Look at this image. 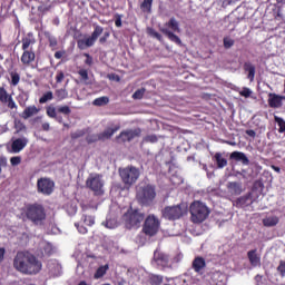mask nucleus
I'll return each mask as SVG.
<instances>
[{
    "instance_id": "1",
    "label": "nucleus",
    "mask_w": 285,
    "mask_h": 285,
    "mask_svg": "<svg viewBox=\"0 0 285 285\" xmlns=\"http://www.w3.org/2000/svg\"><path fill=\"white\" fill-rule=\"evenodd\" d=\"M42 266L41 261L29 252H18L13 258V268L22 275H38Z\"/></svg>"
},
{
    "instance_id": "42",
    "label": "nucleus",
    "mask_w": 285,
    "mask_h": 285,
    "mask_svg": "<svg viewBox=\"0 0 285 285\" xmlns=\"http://www.w3.org/2000/svg\"><path fill=\"white\" fill-rule=\"evenodd\" d=\"M14 128H16V132H23L27 130L26 124H23V121L21 120H14Z\"/></svg>"
},
{
    "instance_id": "55",
    "label": "nucleus",
    "mask_w": 285,
    "mask_h": 285,
    "mask_svg": "<svg viewBox=\"0 0 285 285\" xmlns=\"http://www.w3.org/2000/svg\"><path fill=\"white\" fill-rule=\"evenodd\" d=\"M11 166H19L21 164V156H13L10 158Z\"/></svg>"
},
{
    "instance_id": "47",
    "label": "nucleus",
    "mask_w": 285,
    "mask_h": 285,
    "mask_svg": "<svg viewBox=\"0 0 285 285\" xmlns=\"http://www.w3.org/2000/svg\"><path fill=\"white\" fill-rule=\"evenodd\" d=\"M82 220L86 226H95V216L83 215Z\"/></svg>"
},
{
    "instance_id": "17",
    "label": "nucleus",
    "mask_w": 285,
    "mask_h": 285,
    "mask_svg": "<svg viewBox=\"0 0 285 285\" xmlns=\"http://www.w3.org/2000/svg\"><path fill=\"white\" fill-rule=\"evenodd\" d=\"M26 146H28V138H26V137L16 138L11 142V153H13V154L21 153V150H23V148H26Z\"/></svg>"
},
{
    "instance_id": "54",
    "label": "nucleus",
    "mask_w": 285,
    "mask_h": 285,
    "mask_svg": "<svg viewBox=\"0 0 285 285\" xmlns=\"http://www.w3.org/2000/svg\"><path fill=\"white\" fill-rule=\"evenodd\" d=\"M8 166V158L6 156L0 157V175L3 173L2 168H6Z\"/></svg>"
},
{
    "instance_id": "27",
    "label": "nucleus",
    "mask_w": 285,
    "mask_h": 285,
    "mask_svg": "<svg viewBox=\"0 0 285 285\" xmlns=\"http://www.w3.org/2000/svg\"><path fill=\"white\" fill-rule=\"evenodd\" d=\"M244 70L245 72H248L247 79H249V81H255V65L250 62H245Z\"/></svg>"
},
{
    "instance_id": "31",
    "label": "nucleus",
    "mask_w": 285,
    "mask_h": 285,
    "mask_svg": "<svg viewBox=\"0 0 285 285\" xmlns=\"http://www.w3.org/2000/svg\"><path fill=\"white\" fill-rule=\"evenodd\" d=\"M279 224V217L269 216L263 219V225L267 227L277 226Z\"/></svg>"
},
{
    "instance_id": "34",
    "label": "nucleus",
    "mask_w": 285,
    "mask_h": 285,
    "mask_svg": "<svg viewBox=\"0 0 285 285\" xmlns=\"http://www.w3.org/2000/svg\"><path fill=\"white\" fill-rule=\"evenodd\" d=\"M9 75L11 78L10 86H13V87L19 86V81H21V76L19 75V72L11 71Z\"/></svg>"
},
{
    "instance_id": "35",
    "label": "nucleus",
    "mask_w": 285,
    "mask_h": 285,
    "mask_svg": "<svg viewBox=\"0 0 285 285\" xmlns=\"http://www.w3.org/2000/svg\"><path fill=\"white\" fill-rule=\"evenodd\" d=\"M52 99H55V94L47 91L39 98V104H48V101H52Z\"/></svg>"
},
{
    "instance_id": "18",
    "label": "nucleus",
    "mask_w": 285,
    "mask_h": 285,
    "mask_svg": "<svg viewBox=\"0 0 285 285\" xmlns=\"http://www.w3.org/2000/svg\"><path fill=\"white\" fill-rule=\"evenodd\" d=\"M38 112H41V108H39L35 105H31L23 109L20 117H21V119L26 120V119H30V118L37 116Z\"/></svg>"
},
{
    "instance_id": "7",
    "label": "nucleus",
    "mask_w": 285,
    "mask_h": 285,
    "mask_svg": "<svg viewBox=\"0 0 285 285\" xmlns=\"http://www.w3.org/2000/svg\"><path fill=\"white\" fill-rule=\"evenodd\" d=\"M101 35H104V27L97 23H94V31L91 36H89L88 38L78 40L77 47L79 48V50H86V48H92V46L97 43V39H99Z\"/></svg>"
},
{
    "instance_id": "57",
    "label": "nucleus",
    "mask_w": 285,
    "mask_h": 285,
    "mask_svg": "<svg viewBox=\"0 0 285 285\" xmlns=\"http://www.w3.org/2000/svg\"><path fill=\"white\" fill-rule=\"evenodd\" d=\"M18 104H19L20 108H26V104H28V98H23V97L19 96Z\"/></svg>"
},
{
    "instance_id": "21",
    "label": "nucleus",
    "mask_w": 285,
    "mask_h": 285,
    "mask_svg": "<svg viewBox=\"0 0 285 285\" xmlns=\"http://www.w3.org/2000/svg\"><path fill=\"white\" fill-rule=\"evenodd\" d=\"M229 159H233L234 161H242L244 166H248V164H250V160L248 159L246 154L242 151H233L229 156Z\"/></svg>"
},
{
    "instance_id": "23",
    "label": "nucleus",
    "mask_w": 285,
    "mask_h": 285,
    "mask_svg": "<svg viewBox=\"0 0 285 285\" xmlns=\"http://www.w3.org/2000/svg\"><path fill=\"white\" fill-rule=\"evenodd\" d=\"M121 128V126L116 125L115 127H108L102 132H100V139L104 141V139H110L115 132H117Z\"/></svg>"
},
{
    "instance_id": "4",
    "label": "nucleus",
    "mask_w": 285,
    "mask_h": 285,
    "mask_svg": "<svg viewBox=\"0 0 285 285\" xmlns=\"http://www.w3.org/2000/svg\"><path fill=\"white\" fill-rule=\"evenodd\" d=\"M189 213L193 224H204L210 215V208L206 204L195 200L189 206Z\"/></svg>"
},
{
    "instance_id": "52",
    "label": "nucleus",
    "mask_w": 285,
    "mask_h": 285,
    "mask_svg": "<svg viewBox=\"0 0 285 285\" xmlns=\"http://www.w3.org/2000/svg\"><path fill=\"white\" fill-rule=\"evenodd\" d=\"M148 35H150V37H154V39H157L158 41H161L160 33L157 32L155 29H148Z\"/></svg>"
},
{
    "instance_id": "32",
    "label": "nucleus",
    "mask_w": 285,
    "mask_h": 285,
    "mask_svg": "<svg viewBox=\"0 0 285 285\" xmlns=\"http://www.w3.org/2000/svg\"><path fill=\"white\" fill-rule=\"evenodd\" d=\"M94 106H108V104H110V98H108V96H102L99 98H96L92 101Z\"/></svg>"
},
{
    "instance_id": "29",
    "label": "nucleus",
    "mask_w": 285,
    "mask_h": 285,
    "mask_svg": "<svg viewBox=\"0 0 285 285\" xmlns=\"http://www.w3.org/2000/svg\"><path fill=\"white\" fill-rule=\"evenodd\" d=\"M217 168H226L228 166V160L222 157V153H216L214 155Z\"/></svg>"
},
{
    "instance_id": "38",
    "label": "nucleus",
    "mask_w": 285,
    "mask_h": 285,
    "mask_svg": "<svg viewBox=\"0 0 285 285\" xmlns=\"http://www.w3.org/2000/svg\"><path fill=\"white\" fill-rule=\"evenodd\" d=\"M86 141H87V144H97V141H102L101 135L100 134L88 135L86 137Z\"/></svg>"
},
{
    "instance_id": "44",
    "label": "nucleus",
    "mask_w": 285,
    "mask_h": 285,
    "mask_svg": "<svg viewBox=\"0 0 285 285\" xmlns=\"http://www.w3.org/2000/svg\"><path fill=\"white\" fill-rule=\"evenodd\" d=\"M42 250H43L45 255H48V257H50V255H52V253H55L52 244H50V243H45L42 246Z\"/></svg>"
},
{
    "instance_id": "46",
    "label": "nucleus",
    "mask_w": 285,
    "mask_h": 285,
    "mask_svg": "<svg viewBox=\"0 0 285 285\" xmlns=\"http://www.w3.org/2000/svg\"><path fill=\"white\" fill-rule=\"evenodd\" d=\"M144 95H146V88H140L136 90L131 97L132 99H144Z\"/></svg>"
},
{
    "instance_id": "59",
    "label": "nucleus",
    "mask_w": 285,
    "mask_h": 285,
    "mask_svg": "<svg viewBox=\"0 0 285 285\" xmlns=\"http://www.w3.org/2000/svg\"><path fill=\"white\" fill-rule=\"evenodd\" d=\"M252 92H253V91H250L248 88H244V89L240 91V96L248 98V97H250Z\"/></svg>"
},
{
    "instance_id": "6",
    "label": "nucleus",
    "mask_w": 285,
    "mask_h": 285,
    "mask_svg": "<svg viewBox=\"0 0 285 285\" xmlns=\"http://www.w3.org/2000/svg\"><path fill=\"white\" fill-rule=\"evenodd\" d=\"M46 114L49 116L50 119H55L58 121V124H63V117H70L72 114V109H70V106L68 105H62L56 108L55 106L50 105L46 107ZM60 115H63L61 117Z\"/></svg>"
},
{
    "instance_id": "41",
    "label": "nucleus",
    "mask_w": 285,
    "mask_h": 285,
    "mask_svg": "<svg viewBox=\"0 0 285 285\" xmlns=\"http://www.w3.org/2000/svg\"><path fill=\"white\" fill-rule=\"evenodd\" d=\"M223 46H224L225 50H230V48H233V46H235V40L230 37H224Z\"/></svg>"
},
{
    "instance_id": "64",
    "label": "nucleus",
    "mask_w": 285,
    "mask_h": 285,
    "mask_svg": "<svg viewBox=\"0 0 285 285\" xmlns=\"http://www.w3.org/2000/svg\"><path fill=\"white\" fill-rule=\"evenodd\" d=\"M3 257H6V248H0V263L3 262Z\"/></svg>"
},
{
    "instance_id": "12",
    "label": "nucleus",
    "mask_w": 285,
    "mask_h": 285,
    "mask_svg": "<svg viewBox=\"0 0 285 285\" xmlns=\"http://www.w3.org/2000/svg\"><path fill=\"white\" fill-rule=\"evenodd\" d=\"M137 137H141V128L122 130L116 137V141L117 144H126L132 141L134 139H137Z\"/></svg>"
},
{
    "instance_id": "20",
    "label": "nucleus",
    "mask_w": 285,
    "mask_h": 285,
    "mask_svg": "<svg viewBox=\"0 0 285 285\" xmlns=\"http://www.w3.org/2000/svg\"><path fill=\"white\" fill-rule=\"evenodd\" d=\"M36 55L35 51H30V50H23L22 56L20 58V61L23 66H30V63H32L36 59Z\"/></svg>"
},
{
    "instance_id": "33",
    "label": "nucleus",
    "mask_w": 285,
    "mask_h": 285,
    "mask_svg": "<svg viewBox=\"0 0 285 285\" xmlns=\"http://www.w3.org/2000/svg\"><path fill=\"white\" fill-rule=\"evenodd\" d=\"M140 10L148 13L153 12V0H142Z\"/></svg>"
},
{
    "instance_id": "10",
    "label": "nucleus",
    "mask_w": 285,
    "mask_h": 285,
    "mask_svg": "<svg viewBox=\"0 0 285 285\" xmlns=\"http://www.w3.org/2000/svg\"><path fill=\"white\" fill-rule=\"evenodd\" d=\"M119 175L126 186H132V184H136L137 179H139L140 171L137 167L128 166L124 169H120Z\"/></svg>"
},
{
    "instance_id": "16",
    "label": "nucleus",
    "mask_w": 285,
    "mask_h": 285,
    "mask_svg": "<svg viewBox=\"0 0 285 285\" xmlns=\"http://www.w3.org/2000/svg\"><path fill=\"white\" fill-rule=\"evenodd\" d=\"M253 205V194L248 193L245 196L237 198L234 202V206L236 208H248V206Z\"/></svg>"
},
{
    "instance_id": "9",
    "label": "nucleus",
    "mask_w": 285,
    "mask_h": 285,
    "mask_svg": "<svg viewBox=\"0 0 285 285\" xmlns=\"http://www.w3.org/2000/svg\"><path fill=\"white\" fill-rule=\"evenodd\" d=\"M179 30V22L177 19L170 18V20L160 28V32L168 38L169 41H174V43H179V37L175 35Z\"/></svg>"
},
{
    "instance_id": "11",
    "label": "nucleus",
    "mask_w": 285,
    "mask_h": 285,
    "mask_svg": "<svg viewBox=\"0 0 285 285\" xmlns=\"http://www.w3.org/2000/svg\"><path fill=\"white\" fill-rule=\"evenodd\" d=\"M159 218L155 215H149L144 223L142 232L149 237H154L156 233H159Z\"/></svg>"
},
{
    "instance_id": "28",
    "label": "nucleus",
    "mask_w": 285,
    "mask_h": 285,
    "mask_svg": "<svg viewBox=\"0 0 285 285\" xmlns=\"http://www.w3.org/2000/svg\"><path fill=\"white\" fill-rule=\"evenodd\" d=\"M45 37L49 41V48H51V50H57V46H59L57 37L52 36L50 31H45Z\"/></svg>"
},
{
    "instance_id": "2",
    "label": "nucleus",
    "mask_w": 285,
    "mask_h": 285,
    "mask_svg": "<svg viewBox=\"0 0 285 285\" xmlns=\"http://www.w3.org/2000/svg\"><path fill=\"white\" fill-rule=\"evenodd\" d=\"M24 217L31 222L33 226H43L46 224V207L39 203L28 204L24 208Z\"/></svg>"
},
{
    "instance_id": "13",
    "label": "nucleus",
    "mask_w": 285,
    "mask_h": 285,
    "mask_svg": "<svg viewBox=\"0 0 285 285\" xmlns=\"http://www.w3.org/2000/svg\"><path fill=\"white\" fill-rule=\"evenodd\" d=\"M37 190L41 195L49 196L51 193H55V180L50 178H39L37 180Z\"/></svg>"
},
{
    "instance_id": "49",
    "label": "nucleus",
    "mask_w": 285,
    "mask_h": 285,
    "mask_svg": "<svg viewBox=\"0 0 285 285\" xmlns=\"http://www.w3.org/2000/svg\"><path fill=\"white\" fill-rule=\"evenodd\" d=\"M144 141H146V144H157L159 139L157 138V135H148L144 138Z\"/></svg>"
},
{
    "instance_id": "36",
    "label": "nucleus",
    "mask_w": 285,
    "mask_h": 285,
    "mask_svg": "<svg viewBox=\"0 0 285 285\" xmlns=\"http://www.w3.org/2000/svg\"><path fill=\"white\" fill-rule=\"evenodd\" d=\"M56 98H57V101H63V99H68V90H66L65 88L57 89Z\"/></svg>"
},
{
    "instance_id": "56",
    "label": "nucleus",
    "mask_w": 285,
    "mask_h": 285,
    "mask_svg": "<svg viewBox=\"0 0 285 285\" xmlns=\"http://www.w3.org/2000/svg\"><path fill=\"white\" fill-rule=\"evenodd\" d=\"M83 57H86V60H85L86 66H92L94 63L92 56H90V53H83Z\"/></svg>"
},
{
    "instance_id": "63",
    "label": "nucleus",
    "mask_w": 285,
    "mask_h": 285,
    "mask_svg": "<svg viewBox=\"0 0 285 285\" xmlns=\"http://www.w3.org/2000/svg\"><path fill=\"white\" fill-rule=\"evenodd\" d=\"M42 130H45L46 132H48V130H50V122H43L41 126Z\"/></svg>"
},
{
    "instance_id": "37",
    "label": "nucleus",
    "mask_w": 285,
    "mask_h": 285,
    "mask_svg": "<svg viewBox=\"0 0 285 285\" xmlns=\"http://www.w3.org/2000/svg\"><path fill=\"white\" fill-rule=\"evenodd\" d=\"M213 279H214L215 284L222 285V284H224V279H226V276L224 274H222V272H216L213 274Z\"/></svg>"
},
{
    "instance_id": "40",
    "label": "nucleus",
    "mask_w": 285,
    "mask_h": 285,
    "mask_svg": "<svg viewBox=\"0 0 285 285\" xmlns=\"http://www.w3.org/2000/svg\"><path fill=\"white\" fill-rule=\"evenodd\" d=\"M149 284L150 285H161V284H164V277H161L159 275H151L149 277Z\"/></svg>"
},
{
    "instance_id": "26",
    "label": "nucleus",
    "mask_w": 285,
    "mask_h": 285,
    "mask_svg": "<svg viewBox=\"0 0 285 285\" xmlns=\"http://www.w3.org/2000/svg\"><path fill=\"white\" fill-rule=\"evenodd\" d=\"M37 40H35V36L32 33H28L24 38H22V50H28L30 46H35Z\"/></svg>"
},
{
    "instance_id": "58",
    "label": "nucleus",
    "mask_w": 285,
    "mask_h": 285,
    "mask_svg": "<svg viewBox=\"0 0 285 285\" xmlns=\"http://www.w3.org/2000/svg\"><path fill=\"white\" fill-rule=\"evenodd\" d=\"M75 226L81 235H86V233H88V228H86L85 226H79V224H75Z\"/></svg>"
},
{
    "instance_id": "60",
    "label": "nucleus",
    "mask_w": 285,
    "mask_h": 285,
    "mask_svg": "<svg viewBox=\"0 0 285 285\" xmlns=\"http://www.w3.org/2000/svg\"><path fill=\"white\" fill-rule=\"evenodd\" d=\"M66 55V50L62 51H56L55 52V59H61Z\"/></svg>"
},
{
    "instance_id": "61",
    "label": "nucleus",
    "mask_w": 285,
    "mask_h": 285,
    "mask_svg": "<svg viewBox=\"0 0 285 285\" xmlns=\"http://www.w3.org/2000/svg\"><path fill=\"white\" fill-rule=\"evenodd\" d=\"M115 26L116 28H121V16H116Z\"/></svg>"
},
{
    "instance_id": "62",
    "label": "nucleus",
    "mask_w": 285,
    "mask_h": 285,
    "mask_svg": "<svg viewBox=\"0 0 285 285\" xmlns=\"http://www.w3.org/2000/svg\"><path fill=\"white\" fill-rule=\"evenodd\" d=\"M246 135H248V137H253V139H255V137H257V132H255V130H253V129H247Z\"/></svg>"
},
{
    "instance_id": "53",
    "label": "nucleus",
    "mask_w": 285,
    "mask_h": 285,
    "mask_svg": "<svg viewBox=\"0 0 285 285\" xmlns=\"http://www.w3.org/2000/svg\"><path fill=\"white\" fill-rule=\"evenodd\" d=\"M108 39H110V32L106 31L102 37L99 38V43L104 46V43L108 42Z\"/></svg>"
},
{
    "instance_id": "3",
    "label": "nucleus",
    "mask_w": 285,
    "mask_h": 285,
    "mask_svg": "<svg viewBox=\"0 0 285 285\" xmlns=\"http://www.w3.org/2000/svg\"><path fill=\"white\" fill-rule=\"evenodd\" d=\"M144 219H146V214L132 207H129L122 215V222L127 230H137V228H141Z\"/></svg>"
},
{
    "instance_id": "14",
    "label": "nucleus",
    "mask_w": 285,
    "mask_h": 285,
    "mask_svg": "<svg viewBox=\"0 0 285 285\" xmlns=\"http://www.w3.org/2000/svg\"><path fill=\"white\" fill-rule=\"evenodd\" d=\"M0 104H2L3 106H7L9 110H17L18 108L17 102L12 97V94H9L8 89H6V85H2L0 87Z\"/></svg>"
},
{
    "instance_id": "24",
    "label": "nucleus",
    "mask_w": 285,
    "mask_h": 285,
    "mask_svg": "<svg viewBox=\"0 0 285 285\" xmlns=\"http://www.w3.org/2000/svg\"><path fill=\"white\" fill-rule=\"evenodd\" d=\"M205 266H206V259H204V257L202 256H198L193 261V268L195 273H202Z\"/></svg>"
},
{
    "instance_id": "48",
    "label": "nucleus",
    "mask_w": 285,
    "mask_h": 285,
    "mask_svg": "<svg viewBox=\"0 0 285 285\" xmlns=\"http://www.w3.org/2000/svg\"><path fill=\"white\" fill-rule=\"evenodd\" d=\"M83 135H86V130L80 129V130L71 132L70 137H71V139L75 140V139H79V138L83 137Z\"/></svg>"
},
{
    "instance_id": "25",
    "label": "nucleus",
    "mask_w": 285,
    "mask_h": 285,
    "mask_svg": "<svg viewBox=\"0 0 285 285\" xmlns=\"http://www.w3.org/2000/svg\"><path fill=\"white\" fill-rule=\"evenodd\" d=\"M227 189L230 195H239L243 191L242 184L237 181L228 183Z\"/></svg>"
},
{
    "instance_id": "22",
    "label": "nucleus",
    "mask_w": 285,
    "mask_h": 285,
    "mask_svg": "<svg viewBox=\"0 0 285 285\" xmlns=\"http://www.w3.org/2000/svg\"><path fill=\"white\" fill-rule=\"evenodd\" d=\"M247 257H248L250 266H254V267L261 266L262 258L259 257V255H257V249H250L247 253Z\"/></svg>"
},
{
    "instance_id": "30",
    "label": "nucleus",
    "mask_w": 285,
    "mask_h": 285,
    "mask_svg": "<svg viewBox=\"0 0 285 285\" xmlns=\"http://www.w3.org/2000/svg\"><path fill=\"white\" fill-rule=\"evenodd\" d=\"M110 265L106 264L97 268L96 273L94 274V279H101L106 273H108Z\"/></svg>"
},
{
    "instance_id": "43",
    "label": "nucleus",
    "mask_w": 285,
    "mask_h": 285,
    "mask_svg": "<svg viewBox=\"0 0 285 285\" xmlns=\"http://www.w3.org/2000/svg\"><path fill=\"white\" fill-rule=\"evenodd\" d=\"M78 75L80 77V79L83 81V83H86V86H88V79H90V77L88 76V71L86 69H80L78 70Z\"/></svg>"
},
{
    "instance_id": "50",
    "label": "nucleus",
    "mask_w": 285,
    "mask_h": 285,
    "mask_svg": "<svg viewBox=\"0 0 285 285\" xmlns=\"http://www.w3.org/2000/svg\"><path fill=\"white\" fill-rule=\"evenodd\" d=\"M277 273H279L281 277L285 276V261H279V265L277 266Z\"/></svg>"
},
{
    "instance_id": "51",
    "label": "nucleus",
    "mask_w": 285,
    "mask_h": 285,
    "mask_svg": "<svg viewBox=\"0 0 285 285\" xmlns=\"http://www.w3.org/2000/svg\"><path fill=\"white\" fill-rule=\"evenodd\" d=\"M66 79V73L63 71L59 70L56 75V83H61Z\"/></svg>"
},
{
    "instance_id": "39",
    "label": "nucleus",
    "mask_w": 285,
    "mask_h": 285,
    "mask_svg": "<svg viewBox=\"0 0 285 285\" xmlns=\"http://www.w3.org/2000/svg\"><path fill=\"white\" fill-rule=\"evenodd\" d=\"M274 121L278 126V132H285V120L282 117L274 116Z\"/></svg>"
},
{
    "instance_id": "15",
    "label": "nucleus",
    "mask_w": 285,
    "mask_h": 285,
    "mask_svg": "<svg viewBox=\"0 0 285 285\" xmlns=\"http://www.w3.org/2000/svg\"><path fill=\"white\" fill-rule=\"evenodd\" d=\"M161 215L164 219H168L169 222H175L176 219H179V205L165 207L161 210Z\"/></svg>"
},
{
    "instance_id": "8",
    "label": "nucleus",
    "mask_w": 285,
    "mask_h": 285,
    "mask_svg": "<svg viewBox=\"0 0 285 285\" xmlns=\"http://www.w3.org/2000/svg\"><path fill=\"white\" fill-rule=\"evenodd\" d=\"M101 175L99 174H91L86 180V186L96 195L100 197L104 195V179H101Z\"/></svg>"
},
{
    "instance_id": "45",
    "label": "nucleus",
    "mask_w": 285,
    "mask_h": 285,
    "mask_svg": "<svg viewBox=\"0 0 285 285\" xmlns=\"http://www.w3.org/2000/svg\"><path fill=\"white\" fill-rule=\"evenodd\" d=\"M226 21L232 23V29H230L232 32L233 30H235V28H237V24L239 23L238 18H233V14L227 16Z\"/></svg>"
},
{
    "instance_id": "5",
    "label": "nucleus",
    "mask_w": 285,
    "mask_h": 285,
    "mask_svg": "<svg viewBox=\"0 0 285 285\" xmlns=\"http://www.w3.org/2000/svg\"><path fill=\"white\" fill-rule=\"evenodd\" d=\"M155 197H157V189L155 185L150 184L141 186L136 195V199L140 206H151Z\"/></svg>"
},
{
    "instance_id": "19",
    "label": "nucleus",
    "mask_w": 285,
    "mask_h": 285,
    "mask_svg": "<svg viewBox=\"0 0 285 285\" xmlns=\"http://www.w3.org/2000/svg\"><path fill=\"white\" fill-rule=\"evenodd\" d=\"M284 96H279L277 94L268 95V106L269 108H282V101H284Z\"/></svg>"
}]
</instances>
